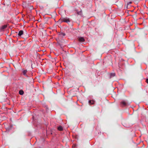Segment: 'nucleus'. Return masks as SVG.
<instances>
[{"instance_id": "obj_1", "label": "nucleus", "mask_w": 148, "mask_h": 148, "mask_svg": "<svg viewBox=\"0 0 148 148\" xmlns=\"http://www.w3.org/2000/svg\"><path fill=\"white\" fill-rule=\"evenodd\" d=\"M61 21L62 22H65L68 23L70 22V19L67 17H62L59 20Z\"/></svg>"}, {"instance_id": "obj_2", "label": "nucleus", "mask_w": 148, "mask_h": 148, "mask_svg": "<svg viewBox=\"0 0 148 148\" xmlns=\"http://www.w3.org/2000/svg\"><path fill=\"white\" fill-rule=\"evenodd\" d=\"M7 27V25H4L2 26L1 27V28L0 30L1 31H3L4 29H5Z\"/></svg>"}, {"instance_id": "obj_3", "label": "nucleus", "mask_w": 148, "mask_h": 148, "mask_svg": "<svg viewBox=\"0 0 148 148\" xmlns=\"http://www.w3.org/2000/svg\"><path fill=\"white\" fill-rule=\"evenodd\" d=\"M65 35V34L64 33L62 32L60 33L59 34V37H63Z\"/></svg>"}, {"instance_id": "obj_4", "label": "nucleus", "mask_w": 148, "mask_h": 148, "mask_svg": "<svg viewBox=\"0 0 148 148\" xmlns=\"http://www.w3.org/2000/svg\"><path fill=\"white\" fill-rule=\"evenodd\" d=\"M79 41L83 42L85 40L83 37H80L79 38Z\"/></svg>"}, {"instance_id": "obj_5", "label": "nucleus", "mask_w": 148, "mask_h": 148, "mask_svg": "<svg viewBox=\"0 0 148 148\" xmlns=\"http://www.w3.org/2000/svg\"><path fill=\"white\" fill-rule=\"evenodd\" d=\"M23 31L22 30H20L19 31L18 34V35L19 36H21L23 34Z\"/></svg>"}, {"instance_id": "obj_6", "label": "nucleus", "mask_w": 148, "mask_h": 148, "mask_svg": "<svg viewBox=\"0 0 148 148\" xmlns=\"http://www.w3.org/2000/svg\"><path fill=\"white\" fill-rule=\"evenodd\" d=\"M115 75V74L114 73H111L110 74V78H111L112 77H114Z\"/></svg>"}, {"instance_id": "obj_7", "label": "nucleus", "mask_w": 148, "mask_h": 148, "mask_svg": "<svg viewBox=\"0 0 148 148\" xmlns=\"http://www.w3.org/2000/svg\"><path fill=\"white\" fill-rule=\"evenodd\" d=\"M88 103L90 105H92L94 103L95 101L93 100H89Z\"/></svg>"}, {"instance_id": "obj_8", "label": "nucleus", "mask_w": 148, "mask_h": 148, "mask_svg": "<svg viewBox=\"0 0 148 148\" xmlns=\"http://www.w3.org/2000/svg\"><path fill=\"white\" fill-rule=\"evenodd\" d=\"M58 130H59V131H62L63 130V128L62 127V126H59L58 127Z\"/></svg>"}, {"instance_id": "obj_9", "label": "nucleus", "mask_w": 148, "mask_h": 148, "mask_svg": "<svg viewBox=\"0 0 148 148\" xmlns=\"http://www.w3.org/2000/svg\"><path fill=\"white\" fill-rule=\"evenodd\" d=\"M19 93L20 95H23L24 93V92L22 90H20L19 92Z\"/></svg>"}, {"instance_id": "obj_10", "label": "nucleus", "mask_w": 148, "mask_h": 148, "mask_svg": "<svg viewBox=\"0 0 148 148\" xmlns=\"http://www.w3.org/2000/svg\"><path fill=\"white\" fill-rule=\"evenodd\" d=\"M121 104L124 106H125L126 105V103L125 101H122L121 102Z\"/></svg>"}, {"instance_id": "obj_11", "label": "nucleus", "mask_w": 148, "mask_h": 148, "mask_svg": "<svg viewBox=\"0 0 148 148\" xmlns=\"http://www.w3.org/2000/svg\"><path fill=\"white\" fill-rule=\"evenodd\" d=\"M27 71L26 70H24L23 71V74L24 75H26V73H27Z\"/></svg>"}, {"instance_id": "obj_12", "label": "nucleus", "mask_w": 148, "mask_h": 148, "mask_svg": "<svg viewBox=\"0 0 148 148\" xmlns=\"http://www.w3.org/2000/svg\"><path fill=\"white\" fill-rule=\"evenodd\" d=\"M132 3V2L131 1H130L128 2L127 3V5H128L130 4H131Z\"/></svg>"}, {"instance_id": "obj_13", "label": "nucleus", "mask_w": 148, "mask_h": 148, "mask_svg": "<svg viewBox=\"0 0 148 148\" xmlns=\"http://www.w3.org/2000/svg\"><path fill=\"white\" fill-rule=\"evenodd\" d=\"M77 72L78 73V74H80L81 73V71L80 70H79L77 71Z\"/></svg>"}, {"instance_id": "obj_14", "label": "nucleus", "mask_w": 148, "mask_h": 148, "mask_svg": "<svg viewBox=\"0 0 148 148\" xmlns=\"http://www.w3.org/2000/svg\"><path fill=\"white\" fill-rule=\"evenodd\" d=\"M146 82L147 83H148V79H146Z\"/></svg>"}, {"instance_id": "obj_15", "label": "nucleus", "mask_w": 148, "mask_h": 148, "mask_svg": "<svg viewBox=\"0 0 148 148\" xmlns=\"http://www.w3.org/2000/svg\"><path fill=\"white\" fill-rule=\"evenodd\" d=\"M137 2V1H135V3H136Z\"/></svg>"}]
</instances>
